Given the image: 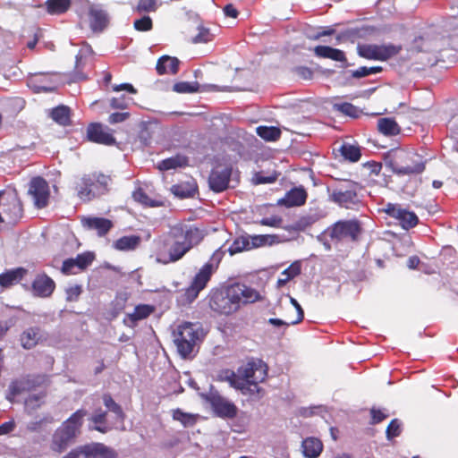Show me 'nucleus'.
<instances>
[{
    "mask_svg": "<svg viewBox=\"0 0 458 458\" xmlns=\"http://www.w3.org/2000/svg\"><path fill=\"white\" fill-rule=\"evenodd\" d=\"M202 240L203 233L199 228L185 225H175L167 236L155 242L156 261L163 265L177 262Z\"/></svg>",
    "mask_w": 458,
    "mask_h": 458,
    "instance_id": "nucleus-1",
    "label": "nucleus"
},
{
    "mask_svg": "<svg viewBox=\"0 0 458 458\" xmlns=\"http://www.w3.org/2000/svg\"><path fill=\"white\" fill-rule=\"evenodd\" d=\"M263 297L257 290L242 284H235L224 291L213 293L210 299V308L220 314L230 315L242 307L250 303L262 301Z\"/></svg>",
    "mask_w": 458,
    "mask_h": 458,
    "instance_id": "nucleus-2",
    "label": "nucleus"
},
{
    "mask_svg": "<svg viewBox=\"0 0 458 458\" xmlns=\"http://www.w3.org/2000/svg\"><path fill=\"white\" fill-rule=\"evenodd\" d=\"M240 379L234 380L236 389L242 394L250 395L257 399L264 396L265 391L259 386L267 377V366L261 360L248 362L239 368Z\"/></svg>",
    "mask_w": 458,
    "mask_h": 458,
    "instance_id": "nucleus-3",
    "label": "nucleus"
},
{
    "mask_svg": "<svg viewBox=\"0 0 458 458\" xmlns=\"http://www.w3.org/2000/svg\"><path fill=\"white\" fill-rule=\"evenodd\" d=\"M86 415L87 411L80 409L63 422L52 436L50 449L58 454L64 452L81 433L83 418Z\"/></svg>",
    "mask_w": 458,
    "mask_h": 458,
    "instance_id": "nucleus-4",
    "label": "nucleus"
},
{
    "mask_svg": "<svg viewBox=\"0 0 458 458\" xmlns=\"http://www.w3.org/2000/svg\"><path fill=\"white\" fill-rule=\"evenodd\" d=\"M174 342L182 358L191 357L205 337L199 323L182 322L174 332Z\"/></svg>",
    "mask_w": 458,
    "mask_h": 458,
    "instance_id": "nucleus-5",
    "label": "nucleus"
},
{
    "mask_svg": "<svg viewBox=\"0 0 458 458\" xmlns=\"http://www.w3.org/2000/svg\"><path fill=\"white\" fill-rule=\"evenodd\" d=\"M388 165L398 175L418 174L424 171L423 157L413 150L393 149L388 155Z\"/></svg>",
    "mask_w": 458,
    "mask_h": 458,
    "instance_id": "nucleus-6",
    "label": "nucleus"
},
{
    "mask_svg": "<svg viewBox=\"0 0 458 458\" xmlns=\"http://www.w3.org/2000/svg\"><path fill=\"white\" fill-rule=\"evenodd\" d=\"M111 177L101 173L83 175L76 183L77 195L84 202L91 201L109 191Z\"/></svg>",
    "mask_w": 458,
    "mask_h": 458,
    "instance_id": "nucleus-7",
    "label": "nucleus"
},
{
    "mask_svg": "<svg viewBox=\"0 0 458 458\" xmlns=\"http://www.w3.org/2000/svg\"><path fill=\"white\" fill-rule=\"evenodd\" d=\"M224 254L225 252L221 249L216 250L210 259L196 274L191 285L185 290L182 295L185 302L191 303L197 299L199 293L207 286L212 275L217 269Z\"/></svg>",
    "mask_w": 458,
    "mask_h": 458,
    "instance_id": "nucleus-8",
    "label": "nucleus"
},
{
    "mask_svg": "<svg viewBox=\"0 0 458 458\" xmlns=\"http://www.w3.org/2000/svg\"><path fill=\"white\" fill-rule=\"evenodd\" d=\"M326 233L332 241L337 242H357L363 233V227L361 222L356 218L339 220L328 227Z\"/></svg>",
    "mask_w": 458,
    "mask_h": 458,
    "instance_id": "nucleus-9",
    "label": "nucleus"
},
{
    "mask_svg": "<svg viewBox=\"0 0 458 458\" xmlns=\"http://www.w3.org/2000/svg\"><path fill=\"white\" fill-rule=\"evenodd\" d=\"M0 208L6 225H16L23 216L22 204L14 191H0Z\"/></svg>",
    "mask_w": 458,
    "mask_h": 458,
    "instance_id": "nucleus-10",
    "label": "nucleus"
},
{
    "mask_svg": "<svg viewBox=\"0 0 458 458\" xmlns=\"http://www.w3.org/2000/svg\"><path fill=\"white\" fill-rule=\"evenodd\" d=\"M331 199L341 207L352 208L359 203L357 185L349 181H344L337 185L332 191Z\"/></svg>",
    "mask_w": 458,
    "mask_h": 458,
    "instance_id": "nucleus-11",
    "label": "nucleus"
},
{
    "mask_svg": "<svg viewBox=\"0 0 458 458\" xmlns=\"http://www.w3.org/2000/svg\"><path fill=\"white\" fill-rule=\"evenodd\" d=\"M402 47L401 46L389 45H361L358 47V53L360 56L369 60L386 61L396 55Z\"/></svg>",
    "mask_w": 458,
    "mask_h": 458,
    "instance_id": "nucleus-12",
    "label": "nucleus"
},
{
    "mask_svg": "<svg viewBox=\"0 0 458 458\" xmlns=\"http://www.w3.org/2000/svg\"><path fill=\"white\" fill-rule=\"evenodd\" d=\"M389 216L396 219L403 229L413 228L419 218L414 212L403 208L399 204L387 203L382 209Z\"/></svg>",
    "mask_w": 458,
    "mask_h": 458,
    "instance_id": "nucleus-13",
    "label": "nucleus"
},
{
    "mask_svg": "<svg viewBox=\"0 0 458 458\" xmlns=\"http://www.w3.org/2000/svg\"><path fill=\"white\" fill-rule=\"evenodd\" d=\"M29 194L38 208H46L50 197L48 183L41 177L33 178L30 183Z\"/></svg>",
    "mask_w": 458,
    "mask_h": 458,
    "instance_id": "nucleus-14",
    "label": "nucleus"
},
{
    "mask_svg": "<svg viewBox=\"0 0 458 458\" xmlns=\"http://www.w3.org/2000/svg\"><path fill=\"white\" fill-rule=\"evenodd\" d=\"M212 408L221 417L233 418L237 413L236 406L221 396L217 392L211 391L206 397Z\"/></svg>",
    "mask_w": 458,
    "mask_h": 458,
    "instance_id": "nucleus-15",
    "label": "nucleus"
},
{
    "mask_svg": "<svg viewBox=\"0 0 458 458\" xmlns=\"http://www.w3.org/2000/svg\"><path fill=\"white\" fill-rule=\"evenodd\" d=\"M231 168L226 165H219L216 166L210 173L208 178V184L212 191L221 192L227 189L230 176Z\"/></svg>",
    "mask_w": 458,
    "mask_h": 458,
    "instance_id": "nucleus-16",
    "label": "nucleus"
},
{
    "mask_svg": "<svg viewBox=\"0 0 458 458\" xmlns=\"http://www.w3.org/2000/svg\"><path fill=\"white\" fill-rule=\"evenodd\" d=\"M87 138L92 142L107 146L114 145L116 142L110 129L100 123H91L88 126Z\"/></svg>",
    "mask_w": 458,
    "mask_h": 458,
    "instance_id": "nucleus-17",
    "label": "nucleus"
},
{
    "mask_svg": "<svg viewBox=\"0 0 458 458\" xmlns=\"http://www.w3.org/2000/svg\"><path fill=\"white\" fill-rule=\"evenodd\" d=\"M55 288V283L45 273L37 275L31 284L33 295L40 298H47L51 296Z\"/></svg>",
    "mask_w": 458,
    "mask_h": 458,
    "instance_id": "nucleus-18",
    "label": "nucleus"
},
{
    "mask_svg": "<svg viewBox=\"0 0 458 458\" xmlns=\"http://www.w3.org/2000/svg\"><path fill=\"white\" fill-rule=\"evenodd\" d=\"M81 223L84 227L97 231L100 237L105 236L114 227L113 222L104 217H84Z\"/></svg>",
    "mask_w": 458,
    "mask_h": 458,
    "instance_id": "nucleus-19",
    "label": "nucleus"
},
{
    "mask_svg": "<svg viewBox=\"0 0 458 458\" xmlns=\"http://www.w3.org/2000/svg\"><path fill=\"white\" fill-rule=\"evenodd\" d=\"M36 386L35 380L30 377H22L13 381L8 387L6 398L10 402H13L14 398L27 391L31 390Z\"/></svg>",
    "mask_w": 458,
    "mask_h": 458,
    "instance_id": "nucleus-20",
    "label": "nucleus"
},
{
    "mask_svg": "<svg viewBox=\"0 0 458 458\" xmlns=\"http://www.w3.org/2000/svg\"><path fill=\"white\" fill-rule=\"evenodd\" d=\"M89 24L94 31H102L107 26L109 20L107 13L104 10L92 6L89 9Z\"/></svg>",
    "mask_w": 458,
    "mask_h": 458,
    "instance_id": "nucleus-21",
    "label": "nucleus"
},
{
    "mask_svg": "<svg viewBox=\"0 0 458 458\" xmlns=\"http://www.w3.org/2000/svg\"><path fill=\"white\" fill-rule=\"evenodd\" d=\"M40 339L41 334L38 327H30L20 335L21 345L26 350L34 348L39 343Z\"/></svg>",
    "mask_w": 458,
    "mask_h": 458,
    "instance_id": "nucleus-22",
    "label": "nucleus"
},
{
    "mask_svg": "<svg viewBox=\"0 0 458 458\" xmlns=\"http://www.w3.org/2000/svg\"><path fill=\"white\" fill-rule=\"evenodd\" d=\"M179 60L176 57L164 55L160 57L157 64V72L158 74H175L179 69Z\"/></svg>",
    "mask_w": 458,
    "mask_h": 458,
    "instance_id": "nucleus-23",
    "label": "nucleus"
},
{
    "mask_svg": "<svg viewBox=\"0 0 458 458\" xmlns=\"http://www.w3.org/2000/svg\"><path fill=\"white\" fill-rule=\"evenodd\" d=\"M141 242L139 235L123 236L113 242V248L120 251H131L136 250Z\"/></svg>",
    "mask_w": 458,
    "mask_h": 458,
    "instance_id": "nucleus-24",
    "label": "nucleus"
},
{
    "mask_svg": "<svg viewBox=\"0 0 458 458\" xmlns=\"http://www.w3.org/2000/svg\"><path fill=\"white\" fill-rule=\"evenodd\" d=\"M316 56L320 58H328L337 62H345L346 57L344 53L336 48H333L327 46H317L314 49Z\"/></svg>",
    "mask_w": 458,
    "mask_h": 458,
    "instance_id": "nucleus-25",
    "label": "nucleus"
},
{
    "mask_svg": "<svg viewBox=\"0 0 458 458\" xmlns=\"http://www.w3.org/2000/svg\"><path fill=\"white\" fill-rule=\"evenodd\" d=\"M26 273L27 270L22 267L8 270L0 275V285L4 288L11 287L20 282Z\"/></svg>",
    "mask_w": 458,
    "mask_h": 458,
    "instance_id": "nucleus-26",
    "label": "nucleus"
},
{
    "mask_svg": "<svg viewBox=\"0 0 458 458\" xmlns=\"http://www.w3.org/2000/svg\"><path fill=\"white\" fill-rule=\"evenodd\" d=\"M302 453L307 458H317L323 450L322 442L316 437H308L302 441Z\"/></svg>",
    "mask_w": 458,
    "mask_h": 458,
    "instance_id": "nucleus-27",
    "label": "nucleus"
},
{
    "mask_svg": "<svg viewBox=\"0 0 458 458\" xmlns=\"http://www.w3.org/2000/svg\"><path fill=\"white\" fill-rule=\"evenodd\" d=\"M307 192L303 188H294L288 191L282 202L288 207L301 206L306 202Z\"/></svg>",
    "mask_w": 458,
    "mask_h": 458,
    "instance_id": "nucleus-28",
    "label": "nucleus"
},
{
    "mask_svg": "<svg viewBox=\"0 0 458 458\" xmlns=\"http://www.w3.org/2000/svg\"><path fill=\"white\" fill-rule=\"evenodd\" d=\"M251 250L265 246H272L280 242L276 234H255L250 235Z\"/></svg>",
    "mask_w": 458,
    "mask_h": 458,
    "instance_id": "nucleus-29",
    "label": "nucleus"
},
{
    "mask_svg": "<svg viewBox=\"0 0 458 458\" xmlns=\"http://www.w3.org/2000/svg\"><path fill=\"white\" fill-rule=\"evenodd\" d=\"M30 83L37 91L52 92L55 90V86L50 82L49 74H36L30 80Z\"/></svg>",
    "mask_w": 458,
    "mask_h": 458,
    "instance_id": "nucleus-30",
    "label": "nucleus"
},
{
    "mask_svg": "<svg viewBox=\"0 0 458 458\" xmlns=\"http://www.w3.org/2000/svg\"><path fill=\"white\" fill-rule=\"evenodd\" d=\"M90 457L94 458H116L117 453L111 447L101 443L88 445Z\"/></svg>",
    "mask_w": 458,
    "mask_h": 458,
    "instance_id": "nucleus-31",
    "label": "nucleus"
},
{
    "mask_svg": "<svg viewBox=\"0 0 458 458\" xmlns=\"http://www.w3.org/2000/svg\"><path fill=\"white\" fill-rule=\"evenodd\" d=\"M301 261L297 260L291 264L289 267L284 269L282 274L281 277L277 280V287L281 288L284 284H286L291 279L296 277L301 274Z\"/></svg>",
    "mask_w": 458,
    "mask_h": 458,
    "instance_id": "nucleus-32",
    "label": "nucleus"
},
{
    "mask_svg": "<svg viewBox=\"0 0 458 458\" xmlns=\"http://www.w3.org/2000/svg\"><path fill=\"white\" fill-rule=\"evenodd\" d=\"M378 131L387 136L397 135L400 132V127L393 118H380L377 121Z\"/></svg>",
    "mask_w": 458,
    "mask_h": 458,
    "instance_id": "nucleus-33",
    "label": "nucleus"
},
{
    "mask_svg": "<svg viewBox=\"0 0 458 458\" xmlns=\"http://www.w3.org/2000/svg\"><path fill=\"white\" fill-rule=\"evenodd\" d=\"M188 163L187 157L183 156H174L166 159L162 160L158 164V169L162 171H166L170 169H175L177 167L185 166Z\"/></svg>",
    "mask_w": 458,
    "mask_h": 458,
    "instance_id": "nucleus-34",
    "label": "nucleus"
},
{
    "mask_svg": "<svg viewBox=\"0 0 458 458\" xmlns=\"http://www.w3.org/2000/svg\"><path fill=\"white\" fill-rule=\"evenodd\" d=\"M250 235H242L234 239L232 245L229 247L228 251L230 255H234L242 251L250 250Z\"/></svg>",
    "mask_w": 458,
    "mask_h": 458,
    "instance_id": "nucleus-35",
    "label": "nucleus"
},
{
    "mask_svg": "<svg viewBox=\"0 0 458 458\" xmlns=\"http://www.w3.org/2000/svg\"><path fill=\"white\" fill-rule=\"evenodd\" d=\"M87 56L81 51L76 55L74 71L72 72V81H82L87 79L84 70L87 66Z\"/></svg>",
    "mask_w": 458,
    "mask_h": 458,
    "instance_id": "nucleus-36",
    "label": "nucleus"
},
{
    "mask_svg": "<svg viewBox=\"0 0 458 458\" xmlns=\"http://www.w3.org/2000/svg\"><path fill=\"white\" fill-rule=\"evenodd\" d=\"M51 117L61 125H68L71 123L70 108L65 106H59L52 109Z\"/></svg>",
    "mask_w": 458,
    "mask_h": 458,
    "instance_id": "nucleus-37",
    "label": "nucleus"
},
{
    "mask_svg": "<svg viewBox=\"0 0 458 458\" xmlns=\"http://www.w3.org/2000/svg\"><path fill=\"white\" fill-rule=\"evenodd\" d=\"M71 5L70 0H47V9L51 14H60L65 13Z\"/></svg>",
    "mask_w": 458,
    "mask_h": 458,
    "instance_id": "nucleus-38",
    "label": "nucleus"
},
{
    "mask_svg": "<svg viewBox=\"0 0 458 458\" xmlns=\"http://www.w3.org/2000/svg\"><path fill=\"white\" fill-rule=\"evenodd\" d=\"M257 133L260 138L269 141L276 140L281 136L280 129L274 126H259L257 128Z\"/></svg>",
    "mask_w": 458,
    "mask_h": 458,
    "instance_id": "nucleus-39",
    "label": "nucleus"
},
{
    "mask_svg": "<svg viewBox=\"0 0 458 458\" xmlns=\"http://www.w3.org/2000/svg\"><path fill=\"white\" fill-rule=\"evenodd\" d=\"M341 154L351 162H357L360 158V149L358 146L344 143L341 147Z\"/></svg>",
    "mask_w": 458,
    "mask_h": 458,
    "instance_id": "nucleus-40",
    "label": "nucleus"
},
{
    "mask_svg": "<svg viewBox=\"0 0 458 458\" xmlns=\"http://www.w3.org/2000/svg\"><path fill=\"white\" fill-rule=\"evenodd\" d=\"M154 311V307L141 304L135 307L133 312L129 315L132 321L141 320L148 318Z\"/></svg>",
    "mask_w": 458,
    "mask_h": 458,
    "instance_id": "nucleus-41",
    "label": "nucleus"
},
{
    "mask_svg": "<svg viewBox=\"0 0 458 458\" xmlns=\"http://www.w3.org/2000/svg\"><path fill=\"white\" fill-rule=\"evenodd\" d=\"M198 33L192 38V42L198 43H208L215 38V34L210 31L208 28L202 25L197 28Z\"/></svg>",
    "mask_w": 458,
    "mask_h": 458,
    "instance_id": "nucleus-42",
    "label": "nucleus"
},
{
    "mask_svg": "<svg viewBox=\"0 0 458 458\" xmlns=\"http://www.w3.org/2000/svg\"><path fill=\"white\" fill-rule=\"evenodd\" d=\"M105 405L109 409L110 411L114 412L118 420L121 421L124 419V413L119 404H117L109 394L103 396Z\"/></svg>",
    "mask_w": 458,
    "mask_h": 458,
    "instance_id": "nucleus-43",
    "label": "nucleus"
},
{
    "mask_svg": "<svg viewBox=\"0 0 458 458\" xmlns=\"http://www.w3.org/2000/svg\"><path fill=\"white\" fill-rule=\"evenodd\" d=\"M171 191L180 198H188L193 195L195 188L193 185H186L183 183L173 185Z\"/></svg>",
    "mask_w": 458,
    "mask_h": 458,
    "instance_id": "nucleus-44",
    "label": "nucleus"
},
{
    "mask_svg": "<svg viewBox=\"0 0 458 458\" xmlns=\"http://www.w3.org/2000/svg\"><path fill=\"white\" fill-rule=\"evenodd\" d=\"M132 197L135 201L142 205L149 207L158 206V204L155 200H152L141 188H138L136 191H134Z\"/></svg>",
    "mask_w": 458,
    "mask_h": 458,
    "instance_id": "nucleus-45",
    "label": "nucleus"
},
{
    "mask_svg": "<svg viewBox=\"0 0 458 458\" xmlns=\"http://www.w3.org/2000/svg\"><path fill=\"white\" fill-rule=\"evenodd\" d=\"M173 89L177 93H193L199 90L198 82L181 81L174 85Z\"/></svg>",
    "mask_w": 458,
    "mask_h": 458,
    "instance_id": "nucleus-46",
    "label": "nucleus"
},
{
    "mask_svg": "<svg viewBox=\"0 0 458 458\" xmlns=\"http://www.w3.org/2000/svg\"><path fill=\"white\" fill-rule=\"evenodd\" d=\"M158 7L157 0H138L135 10L138 13L156 12Z\"/></svg>",
    "mask_w": 458,
    "mask_h": 458,
    "instance_id": "nucleus-47",
    "label": "nucleus"
},
{
    "mask_svg": "<svg viewBox=\"0 0 458 458\" xmlns=\"http://www.w3.org/2000/svg\"><path fill=\"white\" fill-rule=\"evenodd\" d=\"M173 418L182 422L185 427L192 426L196 422V417L194 415L184 413L179 409L174 411Z\"/></svg>",
    "mask_w": 458,
    "mask_h": 458,
    "instance_id": "nucleus-48",
    "label": "nucleus"
},
{
    "mask_svg": "<svg viewBox=\"0 0 458 458\" xmlns=\"http://www.w3.org/2000/svg\"><path fill=\"white\" fill-rule=\"evenodd\" d=\"M315 218L311 216L300 217L292 226L295 231H304L315 223Z\"/></svg>",
    "mask_w": 458,
    "mask_h": 458,
    "instance_id": "nucleus-49",
    "label": "nucleus"
},
{
    "mask_svg": "<svg viewBox=\"0 0 458 458\" xmlns=\"http://www.w3.org/2000/svg\"><path fill=\"white\" fill-rule=\"evenodd\" d=\"M382 71L380 66L366 67L362 66L352 72V77L362 78L370 74H376Z\"/></svg>",
    "mask_w": 458,
    "mask_h": 458,
    "instance_id": "nucleus-50",
    "label": "nucleus"
},
{
    "mask_svg": "<svg viewBox=\"0 0 458 458\" xmlns=\"http://www.w3.org/2000/svg\"><path fill=\"white\" fill-rule=\"evenodd\" d=\"M43 398L41 394L30 395L25 401V409L29 411L36 410L43 403Z\"/></svg>",
    "mask_w": 458,
    "mask_h": 458,
    "instance_id": "nucleus-51",
    "label": "nucleus"
},
{
    "mask_svg": "<svg viewBox=\"0 0 458 458\" xmlns=\"http://www.w3.org/2000/svg\"><path fill=\"white\" fill-rule=\"evenodd\" d=\"M132 98L122 95L118 98H113L110 99V106L114 109H126Z\"/></svg>",
    "mask_w": 458,
    "mask_h": 458,
    "instance_id": "nucleus-52",
    "label": "nucleus"
},
{
    "mask_svg": "<svg viewBox=\"0 0 458 458\" xmlns=\"http://www.w3.org/2000/svg\"><path fill=\"white\" fill-rule=\"evenodd\" d=\"M90 453L89 450V445L80 446L78 448L72 449L63 458H89Z\"/></svg>",
    "mask_w": 458,
    "mask_h": 458,
    "instance_id": "nucleus-53",
    "label": "nucleus"
},
{
    "mask_svg": "<svg viewBox=\"0 0 458 458\" xmlns=\"http://www.w3.org/2000/svg\"><path fill=\"white\" fill-rule=\"evenodd\" d=\"M134 28L139 31H148L152 29L153 23L149 16H143L134 21Z\"/></svg>",
    "mask_w": 458,
    "mask_h": 458,
    "instance_id": "nucleus-54",
    "label": "nucleus"
},
{
    "mask_svg": "<svg viewBox=\"0 0 458 458\" xmlns=\"http://www.w3.org/2000/svg\"><path fill=\"white\" fill-rule=\"evenodd\" d=\"M77 266V271L85 269L93 260V256L89 253L80 254L74 259Z\"/></svg>",
    "mask_w": 458,
    "mask_h": 458,
    "instance_id": "nucleus-55",
    "label": "nucleus"
},
{
    "mask_svg": "<svg viewBox=\"0 0 458 458\" xmlns=\"http://www.w3.org/2000/svg\"><path fill=\"white\" fill-rule=\"evenodd\" d=\"M258 223L261 225L279 228L282 227L283 219L279 216H272L269 217H264Z\"/></svg>",
    "mask_w": 458,
    "mask_h": 458,
    "instance_id": "nucleus-56",
    "label": "nucleus"
},
{
    "mask_svg": "<svg viewBox=\"0 0 458 458\" xmlns=\"http://www.w3.org/2000/svg\"><path fill=\"white\" fill-rule=\"evenodd\" d=\"M401 433V424L398 420H393L386 428V436L388 439L399 436Z\"/></svg>",
    "mask_w": 458,
    "mask_h": 458,
    "instance_id": "nucleus-57",
    "label": "nucleus"
},
{
    "mask_svg": "<svg viewBox=\"0 0 458 458\" xmlns=\"http://www.w3.org/2000/svg\"><path fill=\"white\" fill-rule=\"evenodd\" d=\"M219 377L222 380L228 381L230 386L236 389V386L233 384V382L236 379H240L239 369L237 370V373L232 370H225L220 374Z\"/></svg>",
    "mask_w": 458,
    "mask_h": 458,
    "instance_id": "nucleus-58",
    "label": "nucleus"
},
{
    "mask_svg": "<svg viewBox=\"0 0 458 458\" xmlns=\"http://www.w3.org/2000/svg\"><path fill=\"white\" fill-rule=\"evenodd\" d=\"M277 179V174H274L269 176H264L261 173H257L253 177V182L255 184H263V183H271L276 182Z\"/></svg>",
    "mask_w": 458,
    "mask_h": 458,
    "instance_id": "nucleus-59",
    "label": "nucleus"
},
{
    "mask_svg": "<svg viewBox=\"0 0 458 458\" xmlns=\"http://www.w3.org/2000/svg\"><path fill=\"white\" fill-rule=\"evenodd\" d=\"M82 292L81 285H72L66 290V300L68 301H75Z\"/></svg>",
    "mask_w": 458,
    "mask_h": 458,
    "instance_id": "nucleus-60",
    "label": "nucleus"
},
{
    "mask_svg": "<svg viewBox=\"0 0 458 458\" xmlns=\"http://www.w3.org/2000/svg\"><path fill=\"white\" fill-rule=\"evenodd\" d=\"M295 74L303 80H311L313 77V71L306 66H298L294 69Z\"/></svg>",
    "mask_w": 458,
    "mask_h": 458,
    "instance_id": "nucleus-61",
    "label": "nucleus"
},
{
    "mask_svg": "<svg viewBox=\"0 0 458 458\" xmlns=\"http://www.w3.org/2000/svg\"><path fill=\"white\" fill-rule=\"evenodd\" d=\"M62 271L64 274H77V266L74 259H69L64 261Z\"/></svg>",
    "mask_w": 458,
    "mask_h": 458,
    "instance_id": "nucleus-62",
    "label": "nucleus"
},
{
    "mask_svg": "<svg viewBox=\"0 0 458 458\" xmlns=\"http://www.w3.org/2000/svg\"><path fill=\"white\" fill-rule=\"evenodd\" d=\"M130 116V114L128 112L124 113H114L110 114L108 118V122L112 124L123 123L125 120H127Z\"/></svg>",
    "mask_w": 458,
    "mask_h": 458,
    "instance_id": "nucleus-63",
    "label": "nucleus"
},
{
    "mask_svg": "<svg viewBox=\"0 0 458 458\" xmlns=\"http://www.w3.org/2000/svg\"><path fill=\"white\" fill-rule=\"evenodd\" d=\"M370 413H371V420H372L371 423L372 424L380 423L381 421H383L384 420H386L388 417V415L386 414L381 410L372 409Z\"/></svg>",
    "mask_w": 458,
    "mask_h": 458,
    "instance_id": "nucleus-64",
    "label": "nucleus"
}]
</instances>
